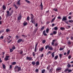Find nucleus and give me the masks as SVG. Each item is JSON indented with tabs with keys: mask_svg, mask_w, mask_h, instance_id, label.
<instances>
[{
	"mask_svg": "<svg viewBox=\"0 0 73 73\" xmlns=\"http://www.w3.org/2000/svg\"><path fill=\"white\" fill-rule=\"evenodd\" d=\"M15 5V8L17 9H18V7H17V6H16V5Z\"/></svg>",
	"mask_w": 73,
	"mask_h": 73,
	"instance_id": "47",
	"label": "nucleus"
},
{
	"mask_svg": "<svg viewBox=\"0 0 73 73\" xmlns=\"http://www.w3.org/2000/svg\"><path fill=\"white\" fill-rule=\"evenodd\" d=\"M50 54V51H48V52L46 54V55H48L49 54Z\"/></svg>",
	"mask_w": 73,
	"mask_h": 73,
	"instance_id": "38",
	"label": "nucleus"
},
{
	"mask_svg": "<svg viewBox=\"0 0 73 73\" xmlns=\"http://www.w3.org/2000/svg\"><path fill=\"white\" fill-rule=\"evenodd\" d=\"M70 53V50H69L67 52V56L69 55Z\"/></svg>",
	"mask_w": 73,
	"mask_h": 73,
	"instance_id": "33",
	"label": "nucleus"
},
{
	"mask_svg": "<svg viewBox=\"0 0 73 73\" xmlns=\"http://www.w3.org/2000/svg\"><path fill=\"white\" fill-rule=\"evenodd\" d=\"M31 22L32 24H35V19H31Z\"/></svg>",
	"mask_w": 73,
	"mask_h": 73,
	"instance_id": "3",
	"label": "nucleus"
},
{
	"mask_svg": "<svg viewBox=\"0 0 73 73\" xmlns=\"http://www.w3.org/2000/svg\"><path fill=\"white\" fill-rule=\"evenodd\" d=\"M30 19V18L29 17H28L27 18V20L29 21V19Z\"/></svg>",
	"mask_w": 73,
	"mask_h": 73,
	"instance_id": "39",
	"label": "nucleus"
},
{
	"mask_svg": "<svg viewBox=\"0 0 73 73\" xmlns=\"http://www.w3.org/2000/svg\"><path fill=\"white\" fill-rule=\"evenodd\" d=\"M34 51L35 52H37V47L35 48Z\"/></svg>",
	"mask_w": 73,
	"mask_h": 73,
	"instance_id": "37",
	"label": "nucleus"
},
{
	"mask_svg": "<svg viewBox=\"0 0 73 73\" xmlns=\"http://www.w3.org/2000/svg\"><path fill=\"white\" fill-rule=\"evenodd\" d=\"M31 19H33V18L34 17V16H33V15L32 14H31Z\"/></svg>",
	"mask_w": 73,
	"mask_h": 73,
	"instance_id": "7",
	"label": "nucleus"
},
{
	"mask_svg": "<svg viewBox=\"0 0 73 73\" xmlns=\"http://www.w3.org/2000/svg\"><path fill=\"white\" fill-rule=\"evenodd\" d=\"M32 64L33 65H35V64H36V62H33Z\"/></svg>",
	"mask_w": 73,
	"mask_h": 73,
	"instance_id": "32",
	"label": "nucleus"
},
{
	"mask_svg": "<svg viewBox=\"0 0 73 73\" xmlns=\"http://www.w3.org/2000/svg\"><path fill=\"white\" fill-rule=\"evenodd\" d=\"M54 11H55L57 12V9H54Z\"/></svg>",
	"mask_w": 73,
	"mask_h": 73,
	"instance_id": "50",
	"label": "nucleus"
},
{
	"mask_svg": "<svg viewBox=\"0 0 73 73\" xmlns=\"http://www.w3.org/2000/svg\"><path fill=\"white\" fill-rule=\"evenodd\" d=\"M26 58L27 60H29V61H31L32 60V58L31 57H29L28 56H27V57Z\"/></svg>",
	"mask_w": 73,
	"mask_h": 73,
	"instance_id": "4",
	"label": "nucleus"
},
{
	"mask_svg": "<svg viewBox=\"0 0 73 73\" xmlns=\"http://www.w3.org/2000/svg\"><path fill=\"white\" fill-rule=\"evenodd\" d=\"M23 25H24V26H26L27 25V22H24L23 23Z\"/></svg>",
	"mask_w": 73,
	"mask_h": 73,
	"instance_id": "18",
	"label": "nucleus"
},
{
	"mask_svg": "<svg viewBox=\"0 0 73 73\" xmlns=\"http://www.w3.org/2000/svg\"><path fill=\"white\" fill-rule=\"evenodd\" d=\"M53 68H51L50 70H49V72H51V73H52V71H53Z\"/></svg>",
	"mask_w": 73,
	"mask_h": 73,
	"instance_id": "20",
	"label": "nucleus"
},
{
	"mask_svg": "<svg viewBox=\"0 0 73 73\" xmlns=\"http://www.w3.org/2000/svg\"><path fill=\"white\" fill-rule=\"evenodd\" d=\"M20 0H19V1H18L17 3V4H18V5H20Z\"/></svg>",
	"mask_w": 73,
	"mask_h": 73,
	"instance_id": "17",
	"label": "nucleus"
},
{
	"mask_svg": "<svg viewBox=\"0 0 73 73\" xmlns=\"http://www.w3.org/2000/svg\"><path fill=\"white\" fill-rule=\"evenodd\" d=\"M48 49L50 50H53V48L50 46H48Z\"/></svg>",
	"mask_w": 73,
	"mask_h": 73,
	"instance_id": "12",
	"label": "nucleus"
},
{
	"mask_svg": "<svg viewBox=\"0 0 73 73\" xmlns=\"http://www.w3.org/2000/svg\"><path fill=\"white\" fill-rule=\"evenodd\" d=\"M16 38H17H17H19V36H18V35L16 36Z\"/></svg>",
	"mask_w": 73,
	"mask_h": 73,
	"instance_id": "62",
	"label": "nucleus"
},
{
	"mask_svg": "<svg viewBox=\"0 0 73 73\" xmlns=\"http://www.w3.org/2000/svg\"><path fill=\"white\" fill-rule=\"evenodd\" d=\"M50 66H48L47 67V69H48H48H50Z\"/></svg>",
	"mask_w": 73,
	"mask_h": 73,
	"instance_id": "43",
	"label": "nucleus"
},
{
	"mask_svg": "<svg viewBox=\"0 0 73 73\" xmlns=\"http://www.w3.org/2000/svg\"><path fill=\"white\" fill-rule=\"evenodd\" d=\"M1 33H3V32H4V30H1Z\"/></svg>",
	"mask_w": 73,
	"mask_h": 73,
	"instance_id": "61",
	"label": "nucleus"
},
{
	"mask_svg": "<svg viewBox=\"0 0 73 73\" xmlns=\"http://www.w3.org/2000/svg\"><path fill=\"white\" fill-rule=\"evenodd\" d=\"M33 56H35V52H33Z\"/></svg>",
	"mask_w": 73,
	"mask_h": 73,
	"instance_id": "44",
	"label": "nucleus"
},
{
	"mask_svg": "<svg viewBox=\"0 0 73 73\" xmlns=\"http://www.w3.org/2000/svg\"><path fill=\"white\" fill-rule=\"evenodd\" d=\"M35 72H38V69H36L35 70Z\"/></svg>",
	"mask_w": 73,
	"mask_h": 73,
	"instance_id": "54",
	"label": "nucleus"
},
{
	"mask_svg": "<svg viewBox=\"0 0 73 73\" xmlns=\"http://www.w3.org/2000/svg\"><path fill=\"white\" fill-rule=\"evenodd\" d=\"M53 34H54V35H56L57 34V32L56 31H54L53 32Z\"/></svg>",
	"mask_w": 73,
	"mask_h": 73,
	"instance_id": "30",
	"label": "nucleus"
},
{
	"mask_svg": "<svg viewBox=\"0 0 73 73\" xmlns=\"http://www.w3.org/2000/svg\"><path fill=\"white\" fill-rule=\"evenodd\" d=\"M9 31V30L8 29H6V31L7 32H8Z\"/></svg>",
	"mask_w": 73,
	"mask_h": 73,
	"instance_id": "41",
	"label": "nucleus"
},
{
	"mask_svg": "<svg viewBox=\"0 0 73 73\" xmlns=\"http://www.w3.org/2000/svg\"><path fill=\"white\" fill-rule=\"evenodd\" d=\"M47 24H49L50 23V21H48L46 22Z\"/></svg>",
	"mask_w": 73,
	"mask_h": 73,
	"instance_id": "60",
	"label": "nucleus"
},
{
	"mask_svg": "<svg viewBox=\"0 0 73 73\" xmlns=\"http://www.w3.org/2000/svg\"><path fill=\"white\" fill-rule=\"evenodd\" d=\"M2 8L3 10H5V9H6V7H5V5H3Z\"/></svg>",
	"mask_w": 73,
	"mask_h": 73,
	"instance_id": "15",
	"label": "nucleus"
},
{
	"mask_svg": "<svg viewBox=\"0 0 73 73\" xmlns=\"http://www.w3.org/2000/svg\"><path fill=\"white\" fill-rule=\"evenodd\" d=\"M54 43L53 42H52L51 44L52 45H54Z\"/></svg>",
	"mask_w": 73,
	"mask_h": 73,
	"instance_id": "57",
	"label": "nucleus"
},
{
	"mask_svg": "<svg viewBox=\"0 0 73 73\" xmlns=\"http://www.w3.org/2000/svg\"><path fill=\"white\" fill-rule=\"evenodd\" d=\"M44 50V48L42 47V48L39 49V51L40 52H42V51Z\"/></svg>",
	"mask_w": 73,
	"mask_h": 73,
	"instance_id": "9",
	"label": "nucleus"
},
{
	"mask_svg": "<svg viewBox=\"0 0 73 73\" xmlns=\"http://www.w3.org/2000/svg\"><path fill=\"white\" fill-rule=\"evenodd\" d=\"M11 68H12V65H10L9 66V68L10 69H11Z\"/></svg>",
	"mask_w": 73,
	"mask_h": 73,
	"instance_id": "40",
	"label": "nucleus"
},
{
	"mask_svg": "<svg viewBox=\"0 0 73 73\" xmlns=\"http://www.w3.org/2000/svg\"><path fill=\"white\" fill-rule=\"evenodd\" d=\"M39 62L37 61L36 62V66H37V65H39Z\"/></svg>",
	"mask_w": 73,
	"mask_h": 73,
	"instance_id": "19",
	"label": "nucleus"
},
{
	"mask_svg": "<svg viewBox=\"0 0 73 73\" xmlns=\"http://www.w3.org/2000/svg\"><path fill=\"white\" fill-rule=\"evenodd\" d=\"M37 45H38V43H37L35 45V47L37 48Z\"/></svg>",
	"mask_w": 73,
	"mask_h": 73,
	"instance_id": "63",
	"label": "nucleus"
},
{
	"mask_svg": "<svg viewBox=\"0 0 73 73\" xmlns=\"http://www.w3.org/2000/svg\"><path fill=\"white\" fill-rule=\"evenodd\" d=\"M9 57V56H6L5 58V60H9V58H8Z\"/></svg>",
	"mask_w": 73,
	"mask_h": 73,
	"instance_id": "6",
	"label": "nucleus"
},
{
	"mask_svg": "<svg viewBox=\"0 0 73 73\" xmlns=\"http://www.w3.org/2000/svg\"><path fill=\"white\" fill-rule=\"evenodd\" d=\"M12 49H15V46H13V47L12 48Z\"/></svg>",
	"mask_w": 73,
	"mask_h": 73,
	"instance_id": "59",
	"label": "nucleus"
},
{
	"mask_svg": "<svg viewBox=\"0 0 73 73\" xmlns=\"http://www.w3.org/2000/svg\"><path fill=\"white\" fill-rule=\"evenodd\" d=\"M59 56L60 58H61V57H62V54H59Z\"/></svg>",
	"mask_w": 73,
	"mask_h": 73,
	"instance_id": "53",
	"label": "nucleus"
},
{
	"mask_svg": "<svg viewBox=\"0 0 73 73\" xmlns=\"http://www.w3.org/2000/svg\"><path fill=\"white\" fill-rule=\"evenodd\" d=\"M72 70H69L68 69V73H70V72H72Z\"/></svg>",
	"mask_w": 73,
	"mask_h": 73,
	"instance_id": "45",
	"label": "nucleus"
},
{
	"mask_svg": "<svg viewBox=\"0 0 73 73\" xmlns=\"http://www.w3.org/2000/svg\"><path fill=\"white\" fill-rule=\"evenodd\" d=\"M13 50L12 49H10V52H13Z\"/></svg>",
	"mask_w": 73,
	"mask_h": 73,
	"instance_id": "49",
	"label": "nucleus"
},
{
	"mask_svg": "<svg viewBox=\"0 0 73 73\" xmlns=\"http://www.w3.org/2000/svg\"><path fill=\"white\" fill-rule=\"evenodd\" d=\"M68 44L69 45H70L71 44V42H70V41H69L68 42Z\"/></svg>",
	"mask_w": 73,
	"mask_h": 73,
	"instance_id": "52",
	"label": "nucleus"
},
{
	"mask_svg": "<svg viewBox=\"0 0 73 73\" xmlns=\"http://www.w3.org/2000/svg\"><path fill=\"white\" fill-rule=\"evenodd\" d=\"M21 41H22V42H24V40H23L22 39H19L18 40L17 43H19L20 42H21Z\"/></svg>",
	"mask_w": 73,
	"mask_h": 73,
	"instance_id": "2",
	"label": "nucleus"
},
{
	"mask_svg": "<svg viewBox=\"0 0 73 73\" xmlns=\"http://www.w3.org/2000/svg\"><path fill=\"white\" fill-rule=\"evenodd\" d=\"M21 19V15L19 16L18 17V20H20Z\"/></svg>",
	"mask_w": 73,
	"mask_h": 73,
	"instance_id": "13",
	"label": "nucleus"
},
{
	"mask_svg": "<svg viewBox=\"0 0 73 73\" xmlns=\"http://www.w3.org/2000/svg\"><path fill=\"white\" fill-rule=\"evenodd\" d=\"M67 66L68 68H70V67H71V65L69 64H68L67 65Z\"/></svg>",
	"mask_w": 73,
	"mask_h": 73,
	"instance_id": "24",
	"label": "nucleus"
},
{
	"mask_svg": "<svg viewBox=\"0 0 73 73\" xmlns=\"http://www.w3.org/2000/svg\"><path fill=\"white\" fill-rule=\"evenodd\" d=\"M63 49H64V48H60L59 50H63Z\"/></svg>",
	"mask_w": 73,
	"mask_h": 73,
	"instance_id": "51",
	"label": "nucleus"
},
{
	"mask_svg": "<svg viewBox=\"0 0 73 73\" xmlns=\"http://www.w3.org/2000/svg\"><path fill=\"white\" fill-rule=\"evenodd\" d=\"M45 72V69H43L42 71V73H45L44 72Z\"/></svg>",
	"mask_w": 73,
	"mask_h": 73,
	"instance_id": "27",
	"label": "nucleus"
},
{
	"mask_svg": "<svg viewBox=\"0 0 73 73\" xmlns=\"http://www.w3.org/2000/svg\"><path fill=\"white\" fill-rule=\"evenodd\" d=\"M60 29H61V30H64V28L63 27H61L60 28Z\"/></svg>",
	"mask_w": 73,
	"mask_h": 73,
	"instance_id": "56",
	"label": "nucleus"
},
{
	"mask_svg": "<svg viewBox=\"0 0 73 73\" xmlns=\"http://www.w3.org/2000/svg\"><path fill=\"white\" fill-rule=\"evenodd\" d=\"M15 69H18L17 72H19L20 71V70H21V67H19V66H16L15 67Z\"/></svg>",
	"mask_w": 73,
	"mask_h": 73,
	"instance_id": "1",
	"label": "nucleus"
},
{
	"mask_svg": "<svg viewBox=\"0 0 73 73\" xmlns=\"http://www.w3.org/2000/svg\"><path fill=\"white\" fill-rule=\"evenodd\" d=\"M43 34L44 35V36H47V34L45 33V30L43 32Z\"/></svg>",
	"mask_w": 73,
	"mask_h": 73,
	"instance_id": "8",
	"label": "nucleus"
},
{
	"mask_svg": "<svg viewBox=\"0 0 73 73\" xmlns=\"http://www.w3.org/2000/svg\"><path fill=\"white\" fill-rule=\"evenodd\" d=\"M7 15H6L7 16H9V11H7Z\"/></svg>",
	"mask_w": 73,
	"mask_h": 73,
	"instance_id": "14",
	"label": "nucleus"
},
{
	"mask_svg": "<svg viewBox=\"0 0 73 73\" xmlns=\"http://www.w3.org/2000/svg\"><path fill=\"white\" fill-rule=\"evenodd\" d=\"M71 18H72V17H71V16H69L68 17L69 19H71Z\"/></svg>",
	"mask_w": 73,
	"mask_h": 73,
	"instance_id": "64",
	"label": "nucleus"
},
{
	"mask_svg": "<svg viewBox=\"0 0 73 73\" xmlns=\"http://www.w3.org/2000/svg\"><path fill=\"white\" fill-rule=\"evenodd\" d=\"M49 29H46V33H48L49 32Z\"/></svg>",
	"mask_w": 73,
	"mask_h": 73,
	"instance_id": "28",
	"label": "nucleus"
},
{
	"mask_svg": "<svg viewBox=\"0 0 73 73\" xmlns=\"http://www.w3.org/2000/svg\"><path fill=\"white\" fill-rule=\"evenodd\" d=\"M57 18L58 19H60V20H61V17H60V16L58 17Z\"/></svg>",
	"mask_w": 73,
	"mask_h": 73,
	"instance_id": "42",
	"label": "nucleus"
},
{
	"mask_svg": "<svg viewBox=\"0 0 73 73\" xmlns=\"http://www.w3.org/2000/svg\"><path fill=\"white\" fill-rule=\"evenodd\" d=\"M25 1L27 3H28L29 4L30 3V1L28 0H25Z\"/></svg>",
	"mask_w": 73,
	"mask_h": 73,
	"instance_id": "29",
	"label": "nucleus"
},
{
	"mask_svg": "<svg viewBox=\"0 0 73 73\" xmlns=\"http://www.w3.org/2000/svg\"><path fill=\"white\" fill-rule=\"evenodd\" d=\"M23 52L22 51H21L19 53L21 54H23Z\"/></svg>",
	"mask_w": 73,
	"mask_h": 73,
	"instance_id": "55",
	"label": "nucleus"
},
{
	"mask_svg": "<svg viewBox=\"0 0 73 73\" xmlns=\"http://www.w3.org/2000/svg\"><path fill=\"white\" fill-rule=\"evenodd\" d=\"M58 58V56H56L54 57V59L55 60H56V59H57Z\"/></svg>",
	"mask_w": 73,
	"mask_h": 73,
	"instance_id": "35",
	"label": "nucleus"
},
{
	"mask_svg": "<svg viewBox=\"0 0 73 73\" xmlns=\"http://www.w3.org/2000/svg\"><path fill=\"white\" fill-rule=\"evenodd\" d=\"M44 27H41V31H42V30H44Z\"/></svg>",
	"mask_w": 73,
	"mask_h": 73,
	"instance_id": "36",
	"label": "nucleus"
},
{
	"mask_svg": "<svg viewBox=\"0 0 73 73\" xmlns=\"http://www.w3.org/2000/svg\"><path fill=\"white\" fill-rule=\"evenodd\" d=\"M3 68V69H5V65L4 64L2 65Z\"/></svg>",
	"mask_w": 73,
	"mask_h": 73,
	"instance_id": "25",
	"label": "nucleus"
},
{
	"mask_svg": "<svg viewBox=\"0 0 73 73\" xmlns=\"http://www.w3.org/2000/svg\"><path fill=\"white\" fill-rule=\"evenodd\" d=\"M55 19H56V17H54L53 19H52L51 21V23H54V21Z\"/></svg>",
	"mask_w": 73,
	"mask_h": 73,
	"instance_id": "10",
	"label": "nucleus"
},
{
	"mask_svg": "<svg viewBox=\"0 0 73 73\" xmlns=\"http://www.w3.org/2000/svg\"><path fill=\"white\" fill-rule=\"evenodd\" d=\"M40 7H41V9L42 10L43 9V5H42V2L40 4Z\"/></svg>",
	"mask_w": 73,
	"mask_h": 73,
	"instance_id": "11",
	"label": "nucleus"
},
{
	"mask_svg": "<svg viewBox=\"0 0 73 73\" xmlns=\"http://www.w3.org/2000/svg\"><path fill=\"white\" fill-rule=\"evenodd\" d=\"M54 30L57 31V30H58V28L57 27H54Z\"/></svg>",
	"mask_w": 73,
	"mask_h": 73,
	"instance_id": "22",
	"label": "nucleus"
},
{
	"mask_svg": "<svg viewBox=\"0 0 73 73\" xmlns=\"http://www.w3.org/2000/svg\"><path fill=\"white\" fill-rule=\"evenodd\" d=\"M68 69H69L68 68L66 69V70H64V72L65 73H66V72H68Z\"/></svg>",
	"mask_w": 73,
	"mask_h": 73,
	"instance_id": "26",
	"label": "nucleus"
},
{
	"mask_svg": "<svg viewBox=\"0 0 73 73\" xmlns=\"http://www.w3.org/2000/svg\"><path fill=\"white\" fill-rule=\"evenodd\" d=\"M37 30H38V29H37V28L36 29H35L34 30V33H36V32H37Z\"/></svg>",
	"mask_w": 73,
	"mask_h": 73,
	"instance_id": "21",
	"label": "nucleus"
},
{
	"mask_svg": "<svg viewBox=\"0 0 73 73\" xmlns=\"http://www.w3.org/2000/svg\"><path fill=\"white\" fill-rule=\"evenodd\" d=\"M49 46L48 45L46 46H45V49H47L48 48H49Z\"/></svg>",
	"mask_w": 73,
	"mask_h": 73,
	"instance_id": "31",
	"label": "nucleus"
},
{
	"mask_svg": "<svg viewBox=\"0 0 73 73\" xmlns=\"http://www.w3.org/2000/svg\"><path fill=\"white\" fill-rule=\"evenodd\" d=\"M68 59H70L71 58V56L69 55V56H68Z\"/></svg>",
	"mask_w": 73,
	"mask_h": 73,
	"instance_id": "48",
	"label": "nucleus"
},
{
	"mask_svg": "<svg viewBox=\"0 0 73 73\" xmlns=\"http://www.w3.org/2000/svg\"><path fill=\"white\" fill-rule=\"evenodd\" d=\"M65 20H67V19L66 18V17H63L62 19V21H65Z\"/></svg>",
	"mask_w": 73,
	"mask_h": 73,
	"instance_id": "5",
	"label": "nucleus"
},
{
	"mask_svg": "<svg viewBox=\"0 0 73 73\" xmlns=\"http://www.w3.org/2000/svg\"><path fill=\"white\" fill-rule=\"evenodd\" d=\"M16 64V63L15 62H14L12 63V65H15Z\"/></svg>",
	"mask_w": 73,
	"mask_h": 73,
	"instance_id": "46",
	"label": "nucleus"
},
{
	"mask_svg": "<svg viewBox=\"0 0 73 73\" xmlns=\"http://www.w3.org/2000/svg\"><path fill=\"white\" fill-rule=\"evenodd\" d=\"M46 42V41H45V40H43L42 41V42L43 44H44Z\"/></svg>",
	"mask_w": 73,
	"mask_h": 73,
	"instance_id": "34",
	"label": "nucleus"
},
{
	"mask_svg": "<svg viewBox=\"0 0 73 73\" xmlns=\"http://www.w3.org/2000/svg\"><path fill=\"white\" fill-rule=\"evenodd\" d=\"M54 52H53L52 54V57H54Z\"/></svg>",
	"mask_w": 73,
	"mask_h": 73,
	"instance_id": "23",
	"label": "nucleus"
},
{
	"mask_svg": "<svg viewBox=\"0 0 73 73\" xmlns=\"http://www.w3.org/2000/svg\"><path fill=\"white\" fill-rule=\"evenodd\" d=\"M22 37H25V38L26 37L25 35H22Z\"/></svg>",
	"mask_w": 73,
	"mask_h": 73,
	"instance_id": "58",
	"label": "nucleus"
},
{
	"mask_svg": "<svg viewBox=\"0 0 73 73\" xmlns=\"http://www.w3.org/2000/svg\"><path fill=\"white\" fill-rule=\"evenodd\" d=\"M61 70V68H56V71H59V70Z\"/></svg>",
	"mask_w": 73,
	"mask_h": 73,
	"instance_id": "16",
	"label": "nucleus"
}]
</instances>
